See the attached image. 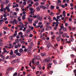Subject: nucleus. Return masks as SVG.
Listing matches in <instances>:
<instances>
[{
    "mask_svg": "<svg viewBox=\"0 0 76 76\" xmlns=\"http://www.w3.org/2000/svg\"><path fill=\"white\" fill-rule=\"evenodd\" d=\"M20 43H21V44H25V41H20Z\"/></svg>",
    "mask_w": 76,
    "mask_h": 76,
    "instance_id": "c756f323",
    "label": "nucleus"
},
{
    "mask_svg": "<svg viewBox=\"0 0 76 76\" xmlns=\"http://www.w3.org/2000/svg\"><path fill=\"white\" fill-rule=\"evenodd\" d=\"M59 34H58V35H60V34H63V32L61 31H59Z\"/></svg>",
    "mask_w": 76,
    "mask_h": 76,
    "instance_id": "a878e982",
    "label": "nucleus"
},
{
    "mask_svg": "<svg viewBox=\"0 0 76 76\" xmlns=\"http://www.w3.org/2000/svg\"><path fill=\"white\" fill-rule=\"evenodd\" d=\"M34 58L36 60H38V59H40L41 58H40V56H35Z\"/></svg>",
    "mask_w": 76,
    "mask_h": 76,
    "instance_id": "39448f33",
    "label": "nucleus"
},
{
    "mask_svg": "<svg viewBox=\"0 0 76 76\" xmlns=\"http://www.w3.org/2000/svg\"><path fill=\"white\" fill-rule=\"evenodd\" d=\"M10 67H9V68H8L7 69V71H8V72H9V71H10Z\"/></svg>",
    "mask_w": 76,
    "mask_h": 76,
    "instance_id": "e2e57ef3",
    "label": "nucleus"
},
{
    "mask_svg": "<svg viewBox=\"0 0 76 76\" xmlns=\"http://www.w3.org/2000/svg\"><path fill=\"white\" fill-rule=\"evenodd\" d=\"M58 3H61V1L60 0H58Z\"/></svg>",
    "mask_w": 76,
    "mask_h": 76,
    "instance_id": "0e129e2a",
    "label": "nucleus"
},
{
    "mask_svg": "<svg viewBox=\"0 0 76 76\" xmlns=\"http://www.w3.org/2000/svg\"><path fill=\"white\" fill-rule=\"evenodd\" d=\"M50 9L53 10L54 9V7L53 5H51L50 6Z\"/></svg>",
    "mask_w": 76,
    "mask_h": 76,
    "instance_id": "5701e85b",
    "label": "nucleus"
},
{
    "mask_svg": "<svg viewBox=\"0 0 76 76\" xmlns=\"http://www.w3.org/2000/svg\"><path fill=\"white\" fill-rule=\"evenodd\" d=\"M2 22H3V20H0V24H2Z\"/></svg>",
    "mask_w": 76,
    "mask_h": 76,
    "instance_id": "a18cd8bd",
    "label": "nucleus"
},
{
    "mask_svg": "<svg viewBox=\"0 0 76 76\" xmlns=\"http://www.w3.org/2000/svg\"><path fill=\"white\" fill-rule=\"evenodd\" d=\"M16 35H17V34L14 33L13 35H12V36H13V37H15Z\"/></svg>",
    "mask_w": 76,
    "mask_h": 76,
    "instance_id": "8fccbe9b",
    "label": "nucleus"
},
{
    "mask_svg": "<svg viewBox=\"0 0 76 76\" xmlns=\"http://www.w3.org/2000/svg\"><path fill=\"white\" fill-rule=\"evenodd\" d=\"M15 62H16L17 63H19V61H20V60L19 59H17L15 60Z\"/></svg>",
    "mask_w": 76,
    "mask_h": 76,
    "instance_id": "ddd939ff",
    "label": "nucleus"
},
{
    "mask_svg": "<svg viewBox=\"0 0 76 76\" xmlns=\"http://www.w3.org/2000/svg\"><path fill=\"white\" fill-rule=\"evenodd\" d=\"M53 73V71H50V75H52V74Z\"/></svg>",
    "mask_w": 76,
    "mask_h": 76,
    "instance_id": "37998d69",
    "label": "nucleus"
},
{
    "mask_svg": "<svg viewBox=\"0 0 76 76\" xmlns=\"http://www.w3.org/2000/svg\"><path fill=\"white\" fill-rule=\"evenodd\" d=\"M60 27L61 28V29H63L64 28V26H60Z\"/></svg>",
    "mask_w": 76,
    "mask_h": 76,
    "instance_id": "13d9d810",
    "label": "nucleus"
},
{
    "mask_svg": "<svg viewBox=\"0 0 76 76\" xmlns=\"http://www.w3.org/2000/svg\"><path fill=\"white\" fill-rule=\"evenodd\" d=\"M16 42H17V43H19L20 42V40L17 39L15 40Z\"/></svg>",
    "mask_w": 76,
    "mask_h": 76,
    "instance_id": "4be33fe9",
    "label": "nucleus"
},
{
    "mask_svg": "<svg viewBox=\"0 0 76 76\" xmlns=\"http://www.w3.org/2000/svg\"><path fill=\"white\" fill-rule=\"evenodd\" d=\"M25 16H23H23L22 17V19H23V20H25Z\"/></svg>",
    "mask_w": 76,
    "mask_h": 76,
    "instance_id": "72a5a7b5",
    "label": "nucleus"
},
{
    "mask_svg": "<svg viewBox=\"0 0 76 76\" xmlns=\"http://www.w3.org/2000/svg\"><path fill=\"white\" fill-rule=\"evenodd\" d=\"M18 34L20 35H22V34H23L22 33V32H20V33H18Z\"/></svg>",
    "mask_w": 76,
    "mask_h": 76,
    "instance_id": "de8ad7c7",
    "label": "nucleus"
},
{
    "mask_svg": "<svg viewBox=\"0 0 76 76\" xmlns=\"http://www.w3.org/2000/svg\"><path fill=\"white\" fill-rule=\"evenodd\" d=\"M51 66H50V65L49 66L48 65V66L47 69H49V68H51Z\"/></svg>",
    "mask_w": 76,
    "mask_h": 76,
    "instance_id": "58836bf2",
    "label": "nucleus"
},
{
    "mask_svg": "<svg viewBox=\"0 0 76 76\" xmlns=\"http://www.w3.org/2000/svg\"><path fill=\"white\" fill-rule=\"evenodd\" d=\"M38 22V20H36L34 21V23H37Z\"/></svg>",
    "mask_w": 76,
    "mask_h": 76,
    "instance_id": "680f3d73",
    "label": "nucleus"
},
{
    "mask_svg": "<svg viewBox=\"0 0 76 76\" xmlns=\"http://www.w3.org/2000/svg\"><path fill=\"white\" fill-rule=\"evenodd\" d=\"M70 41H71L72 42V41H73V37H72L70 39Z\"/></svg>",
    "mask_w": 76,
    "mask_h": 76,
    "instance_id": "e433bc0d",
    "label": "nucleus"
},
{
    "mask_svg": "<svg viewBox=\"0 0 76 76\" xmlns=\"http://www.w3.org/2000/svg\"><path fill=\"white\" fill-rule=\"evenodd\" d=\"M26 32L27 33H28V34L30 33V31L28 30H27Z\"/></svg>",
    "mask_w": 76,
    "mask_h": 76,
    "instance_id": "4c0bfd02",
    "label": "nucleus"
},
{
    "mask_svg": "<svg viewBox=\"0 0 76 76\" xmlns=\"http://www.w3.org/2000/svg\"><path fill=\"white\" fill-rule=\"evenodd\" d=\"M40 38H41V39H42V40L44 39H43L44 38V37H42V34H40Z\"/></svg>",
    "mask_w": 76,
    "mask_h": 76,
    "instance_id": "cd10ccee",
    "label": "nucleus"
},
{
    "mask_svg": "<svg viewBox=\"0 0 76 76\" xmlns=\"http://www.w3.org/2000/svg\"><path fill=\"white\" fill-rule=\"evenodd\" d=\"M19 52L20 53H21V54H23V50L22 48H20L19 49Z\"/></svg>",
    "mask_w": 76,
    "mask_h": 76,
    "instance_id": "7ed1b4c3",
    "label": "nucleus"
},
{
    "mask_svg": "<svg viewBox=\"0 0 76 76\" xmlns=\"http://www.w3.org/2000/svg\"><path fill=\"white\" fill-rule=\"evenodd\" d=\"M34 60H35V59H34V58H33L32 59V61H31V62L33 64H34Z\"/></svg>",
    "mask_w": 76,
    "mask_h": 76,
    "instance_id": "aec40b11",
    "label": "nucleus"
},
{
    "mask_svg": "<svg viewBox=\"0 0 76 76\" xmlns=\"http://www.w3.org/2000/svg\"><path fill=\"white\" fill-rule=\"evenodd\" d=\"M18 75V73L15 72L13 75V76H16V75Z\"/></svg>",
    "mask_w": 76,
    "mask_h": 76,
    "instance_id": "a19ab883",
    "label": "nucleus"
},
{
    "mask_svg": "<svg viewBox=\"0 0 76 76\" xmlns=\"http://www.w3.org/2000/svg\"><path fill=\"white\" fill-rule=\"evenodd\" d=\"M10 51L11 52L10 53V55H13V50H11Z\"/></svg>",
    "mask_w": 76,
    "mask_h": 76,
    "instance_id": "393cba45",
    "label": "nucleus"
},
{
    "mask_svg": "<svg viewBox=\"0 0 76 76\" xmlns=\"http://www.w3.org/2000/svg\"><path fill=\"white\" fill-rule=\"evenodd\" d=\"M16 55L17 56H18L20 57V56H21V54L18 52V53H16Z\"/></svg>",
    "mask_w": 76,
    "mask_h": 76,
    "instance_id": "f8f14e48",
    "label": "nucleus"
},
{
    "mask_svg": "<svg viewBox=\"0 0 76 76\" xmlns=\"http://www.w3.org/2000/svg\"><path fill=\"white\" fill-rule=\"evenodd\" d=\"M26 12L25 11H23V16H26V14H25V13H26Z\"/></svg>",
    "mask_w": 76,
    "mask_h": 76,
    "instance_id": "bb28decb",
    "label": "nucleus"
},
{
    "mask_svg": "<svg viewBox=\"0 0 76 76\" xmlns=\"http://www.w3.org/2000/svg\"><path fill=\"white\" fill-rule=\"evenodd\" d=\"M40 56L43 57H45L47 56V53H41L40 54Z\"/></svg>",
    "mask_w": 76,
    "mask_h": 76,
    "instance_id": "f03ea898",
    "label": "nucleus"
},
{
    "mask_svg": "<svg viewBox=\"0 0 76 76\" xmlns=\"http://www.w3.org/2000/svg\"><path fill=\"white\" fill-rule=\"evenodd\" d=\"M19 50L18 49H17V50H15L14 51V53H15V54H16L17 53H18V51Z\"/></svg>",
    "mask_w": 76,
    "mask_h": 76,
    "instance_id": "f3484780",
    "label": "nucleus"
},
{
    "mask_svg": "<svg viewBox=\"0 0 76 76\" xmlns=\"http://www.w3.org/2000/svg\"><path fill=\"white\" fill-rule=\"evenodd\" d=\"M9 39L11 41H13V36H10L9 37Z\"/></svg>",
    "mask_w": 76,
    "mask_h": 76,
    "instance_id": "20e7f679",
    "label": "nucleus"
},
{
    "mask_svg": "<svg viewBox=\"0 0 76 76\" xmlns=\"http://www.w3.org/2000/svg\"><path fill=\"white\" fill-rule=\"evenodd\" d=\"M23 5H26V2H23Z\"/></svg>",
    "mask_w": 76,
    "mask_h": 76,
    "instance_id": "4d7b16f0",
    "label": "nucleus"
},
{
    "mask_svg": "<svg viewBox=\"0 0 76 76\" xmlns=\"http://www.w3.org/2000/svg\"><path fill=\"white\" fill-rule=\"evenodd\" d=\"M53 24H58V23H59V22H58H58H56V23L55 22H53Z\"/></svg>",
    "mask_w": 76,
    "mask_h": 76,
    "instance_id": "7c9ffc66",
    "label": "nucleus"
},
{
    "mask_svg": "<svg viewBox=\"0 0 76 76\" xmlns=\"http://www.w3.org/2000/svg\"><path fill=\"white\" fill-rule=\"evenodd\" d=\"M51 46L52 47H53V45H52L50 44H48V45L47 47L48 48H50V47Z\"/></svg>",
    "mask_w": 76,
    "mask_h": 76,
    "instance_id": "0eeeda50",
    "label": "nucleus"
},
{
    "mask_svg": "<svg viewBox=\"0 0 76 76\" xmlns=\"http://www.w3.org/2000/svg\"><path fill=\"white\" fill-rule=\"evenodd\" d=\"M16 57V56L13 55L11 56V58H15Z\"/></svg>",
    "mask_w": 76,
    "mask_h": 76,
    "instance_id": "473e14b6",
    "label": "nucleus"
},
{
    "mask_svg": "<svg viewBox=\"0 0 76 76\" xmlns=\"http://www.w3.org/2000/svg\"><path fill=\"white\" fill-rule=\"evenodd\" d=\"M27 51H28V49H25L24 50V51L25 52H27Z\"/></svg>",
    "mask_w": 76,
    "mask_h": 76,
    "instance_id": "6e6d98bb",
    "label": "nucleus"
},
{
    "mask_svg": "<svg viewBox=\"0 0 76 76\" xmlns=\"http://www.w3.org/2000/svg\"><path fill=\"white\" fill-rule=\"evenodd\" d=\"M9 2V0H5V3L6 4H7Z\"/></svg>",
    "mask_w": 76,
    "mask_h": 76,
    "instance_id": "412c9836",
    "label": "nucleus"
},
{
    "mask_svg": "<svg viewBox=\"0 0 76 76\" xmlns=\"http://www.w3.org/2000/svg\"><path fill=\"white\" fill-rule=\"evenodd\" d=\"M11 6H12V4H11L10 3L8 4V5L7 6V7H10Z\"/></svg>",
    "mask_w": 76,
    "mask_h": 76,
    "instance_id": "2f4dec72",
    "label": "nucleus"
},
{
    "mask_svg": "<svg viewBox=\"0 0 76 76\" xmlns=\"http://www.w3.org/2000/svg\"><path fill=\"white\" fill-rule=\"evenodd\" d=\"M31 67L32 69H34H34H35V67H34V66H31Z\"/></svg>",
    "mask_w": 76,
    "mask_h": 76,
    "instance_id": "3c124183",
    "label": "nucleus"
},
{
    "mask_svg": "<svg viewBox=\"0 0 76 76\" xmlns=\"http://www.w3.org/2000/svg\"><path fill=\"white\" fill-rule=\"evenodd\" d=\"M18 47L19 48H20V47H21V45L19 43H18Z\"/></svg>",
    "mask_w": 76,
    "mask_h": 76,
    "instance_id": "ea45409f",
    "label": "nucleus"
},
{
    "mask_svg": "<svg viewBox=\"0 0 76 76\" xmlns=\"http://www.w3.org/2000/svg\"><path fill=\"white\" fill-rule=\"evenodd\" d=\"M15 48H18V46L17 45H15Z\"/></svg>",
    "mask_w": 76,
    "mask_h": 76,
    "instance_id": "09e8293b",
    "label": "nucleus"
},
{
    "mask_svg": "<svg viewBox=\"0 0 76 76\" xmlns=\"http://www.w3.org/2000/svg\"><path fill=\"white\" fill-rule=\"evenodd\" d=\"M38 67L39 68V69L40 70H41V64H39L38 66Z\"/></svg>",
    "mask_w": 76,
    "mask_h": 76,
    "instance_id": "2eb2a0df",
    "label": "nucleus"
},
{
    "mask_svg": "<svg viewBox=\"0 0 76 76\" xmlns=\"http://www.w3.org/2000/svg\"><path fill=\"white\" fill-rule=\"evenodd\" d=\"M53 62L54 63H56L57 61H56V60H54L53 61Z\"/></svg>",
    "mask_w": 76,
    "mask_h": 76,
    "instance_id": "052dcab7",
    "label": "nucleus"
},
{
    "mask_svg": "<svg viewBox=\"0 0 76 76\" xmlns=\"http://www.w3.org/2000/svg\"><path fill=\"white\" fill-rule=\"evenodd\" d=\"M40 8L41 9H42V8L43 9H45V7L43 5H40Z\"/></svg>",
    "mask_w": 76,
    "mask_h": 76,
    "instance_id": "6e6552de",
    "label": "nucleus"
},
{
    "mask_svg": "<svg viewBox=\"0 0 76 76\" xmlns=\"http://www.w3.org/2000/svg\"><path fill=\"white\" fill-rule=\"evenodd\" d=\"M3 43H1L0 44V46H3Z\"/></svg>",
    "mask_w": 76,
    "mask_h": 76,
    "instance_id": "864d4df0",
    "label": "nucleus"
},
{
    "mask_svg": "<svg viewBox=\"0 0 76 76\" xmlns=\"http://www.w3.org/2000/svg\"><path fill=\"white\" fill-rule=\"evenodd\" d=\"M19 8H16L15 9V11H19Z\"/></svg>",
    "mask_w": 76,
    "mask_h": 76,
    "instance_id": "69168bd1",
    "label": "nucleus"
},
{
    "mask_svg": "<svg viewBox=\"0 0 76 76\" xmlns=\"http://www.w3.org/2000/svg\"><path fill=\"white\" fill-rule=\"evenodd\" d=\"M37 18L38 20L40 21H41V20H42V18L40 17L39 16V15H38Z\"/></svg>",
    "mask_w": 76,
    "mask_h": 76,
    "instance_id": "f257e3e1",
    "label": "nucleus"
},
{
    "mask_svg": "<svg viewBox=\"0 0 76 76\" xmlns=\"http://www.w3.org/2000/svg\"><path fill=\"white\" fill-rule=\"evenodd\" d=\"M36 9L37 10V12H38L40 10V8H39V7L38 6L36 7Z\"/></svg>",
    "mask_w": 76,
    "mask_h": 76,
    "instance_id": "1a4fd4ad",
    "label": "nucleus"
},
{
    "mask_svg": "<svg viewBox=\"0 0 76 76\" xmlns=\"http://www.w3.org/2000/svg\"><path fill=\"white\" fill-rule=\"evenodd\" d=\"M3 29H4L5 30H7V31L9 30V28H7V27H4L3 28Z\"/></svg>",
    "mask_w": 76,
    "mask_h": 76,
    "instance_id": "dca6fc26",
    "label": "nucleus"
},
{
    "mask_svg": "<svg viewBox=\"0 0 76 76\" xmlns=\"http://www.w3.org/2000/svg\"><path fill=\"white\" fill-rule=\"evenodd\" d=\"M34 8H32L31 7H30L29 8V10H30V11H31V12H33V10H34Z\"/></svg>",
    "mask_w": 76,
    "mask_h": 76,
    "instance_id": "a211bd4d",
    "label": "nucleus"
},
{
    "mask_svg": "<svg viewBox=\"0 0 76 76\" xmlns=\"http://www.w3.org/2000/svg\"><path fill=\"white\" fill-rule=\"evenodd\" d=\"M14 22H15V24H17L18 23V20H16L15 19L13 20Z\"/></svg>",
    "mask_w": 76,
    "mask_h": 76,
    "instance_id": "9b49d317",
    "label": "nucleus"
},
{
    "mask_svg": "<svg viewBox=\"0 0 76 76\" xmlns=\"http://www.w3.org/2000/svg\"><path fill=\"white\" fill-rule=\"evenodd\" d=\"M69 22H71V21L72 20V19L71 18H70L69 19Z\"/></svg>",
    "mask_w": 76,
    "mask_h": 76,
    "instance_id": "bf43d9fd",
    "label": "nucleus"
},
{
    "mask_svg": "<svg viewBox=\"0 0 76 76\" xmlns=\"http://www.w3.org/2000/svg\"><path fill=\"white\" fill-rule=\"evenodd\" d=\"M39 4V3H38V2H37L36 3H35V6H38Z\"/></svg>",
    "mask_w": 76,
    "mask_h": 76,
    "instance_id": "c85d7f7f",
    "label": "nucleus"
},
{
    "mask_svg": "<svg viewBox=\"0 0 76 76\" xmlns=\"http://www.w3.org/2000/svg\"><path fill=\"white\" fill-rule=\"evenodd\" d=\"M4 17H7V15L5 14H4L3 15Z\"/></svg>",
    "mask_w": 76,
    "mask_h": 76,
    "instance_id": "774afa93",
    "label": "nucleus"
},
{
    "mask_svg": "<svg viewBox=\"0 0 76 76\" xmlns=\"http://www.w3.org/2000/svg\"><path fill=\"white\" fill-rule=\"evenodd\" d=\"M35 10H34L33 11H31L30 12L31 15H33V16H34V12H35Z\"/></svg>",
    "mask_w": 76,
    "mask_h": 76,
    "instance_id": "423d86ee",
    "label": "nucleus"
},
{
    "mask_svg": "<svg viewBox=\"0 0 76 76\" xmlns=\"http://www.w3.org/2000/svg\"><path fill=\"white\" fill-rule=\"evenodd\" d=\"M22 11H26V9L25 10L24 9H22Z\"/></svg>",
    "mask_w": 76,
    "mask_h": 76,
    "instance_id": "49530a36",
    "label": "nucleus"
},
{
    "mask_svg": "<svg viewBox=\"0 0 76 76\" xmlns=\"http://www.w3.org/2000/svg\"><path fill=\"white\" fill-rule=\"evenodd\" d=\"M66 29V28H63V30L64 31H67Z\"/></svg>",
    "mask_w": 76,
    "mask_h": 76,
    "instance_id": "c03bdc74",
    "label": "nucleus"
},
{
    "mask_svg": "<svg viewBox=\"0 0 76 76\" xmlns=\"http://www.w3.org/2000/svg\"><path fill=\"white\" fill-rule=\"evenodd\" d=\"M18 6H19L18 4H16V5H15V7H18Z\"/></svg>",
    "mask_w": 76,
    "mask_h": 76,
    "instance_id": "603ef678",
    "label": "nucleus"
},
{
    "mask_svg": "<svg viewBox=\"0 0 76 76\" xmlns=\"http://www.w3.org/2000/svg\"><path fill=\"white\" fill-rule=\"evenodd\" d=\"M18 20L19 21H21V19H20V17L19 16L18 17Z\"/></svg>",
    "mask_w": 76,
    "mask_h": 76,
    "instance_id": "b1692460",
    "label": "nucleus"
},
{
    "mask_svg": "<svg viewBox=\"0 0 76 76\" xmlns=\"http://www.w3.org/2000/svg\"><path fill=\"white\" fill-rule=\"evenodd\" d=\"M58 38H56V40H57V41L58 42H59V41H60V39H58Z\"/></svg>",
    "mask_w": 76,
    "mask_h": 76,
    "instance_id": "c9c22d12",
    "label": "nucleus"
},
{
    "mask_svg": "<svg viewBox=\"0 0 76 76\" xmlns=\"http://www.w3.org/2000/svg\"><path fill=\"white\" fill-rule=\"evenodd\" d=\"M13 12H12V11H11L10 12V16H12V15H13Z\"/></svg>",
    "mask_w": 76,
    "mask_h": 76,
    "instance_id": "79ce46f5",
    "label": "nucleus"
},
{
    "mask_svg": "<svg viewBox=\"0 0 76 76\" xmlns=\"http://www.w3.org/2000/svg\"><path fill=\"white\" fill-rule=\"evenodd\" d=\"M61 7H62V8H65V6L64 5H61Z\"/></svg>",
    "mask_w": 76,
    "mask_h": 76,
    "instance_id": "5fc2aeb1",
    "label": "nucleus"
},
{
    "mask_svg": "<svg viewBox=\"0 0 76 76\" xmlns=\"http://www.w3.org/2000/svg\"><path fill=\"white\" fill-rule=\"evenodd\" d=\"M50 16H53V15H54V14L53 12L50 13Z\"/></svg>",
    "mask_w": 76,
    "mask_h": 76,
    "instance_id": "f704fd0d",
    "label": "nucleus"
},
{
    "mask_svg": "<svg viewBox=\"0 0 76 76\" xmlns=\"http://www.w3.org/2000/svg\"><path fill=\"white\" fill-rule=\"evenodd\" d=\"M7 18L6 17L4 18V20H2V22H4V21L5 20H7Z\"/></svg>",
    "mask_w": 76,
    "mask_h": 76,
    "instance_id": "6ab92c4d",
    "label": "nucleus"
},
{
    "mask_svg": "<svg viewBox=\"0 0 76 76\" xmlns=\"http://www.w3.org/2000/svg\"><path fill=\"white\" fill-rule=\"evenodd\" d=\"M44 61H46V62H47L48 63L50 62V60L46 59L44 60Z\"/></svg>",
    "mask_w": 76,
    "mask_h": 76,
    "instance_id": "9d476101",
    "label": "nucleus"
},
{
    "mask_svg": "<svg viewBox=\"0 0 76 76\" xmlns=\"http://www.w3.org/2000/svg\"><path fill=\"white\" fill-rule=\"evenodd\" d=\"M28 21H32V20L31 19V18H29L28 19Z\"/></svg>",
    "mask_w": 76,
    "mask_h": 76,
    "instance_id": "338daca9",
    "label": "nucleus"
},
{
    "mask_svg": "<svg viewBox=\"0 0 76 76\" xmlns=\"http://www.w3.org/2000/svg\"><path fill=\"white\" fill-rule=\"evenodd\" d=\"M48 7H49V5H48V4H47L45 5V8H46L47 9H48Z\"/></svg>",
    "mask_w": 76,
    "mask_h": 76,
    "instance_id": "4468645a",
    "label": "nucleus"
}]
</instances>
